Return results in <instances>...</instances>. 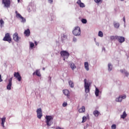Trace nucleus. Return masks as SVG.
<instances>
[{
	"instance_id": "40",
	"label": "nucleus",
	"mask_w": 129,
	"mask_h": 129,
	"mask_svg": "<svg viewBox=\"0 0 129 129\" xmlns=\"http://www.w3.org/2000/svg\"><path fill=\"white\" fill-rule=\"evenodd\" d=\"M120 97L122 98V99H124L125 98H126V96L124 95V96H121V97Z\"/></svg>"
},
{
	"instance_id": "10",
	"label": "nucleus",
	"mask_w": 129,
	"mask_h": 129,
	"mask_svg": "<svg viewBox=\"0 0 129 129\" xmlns=\"http://www.w3.org/2000/svg\"><path fill=\"white\" fill-rule=\"evenodd\" d=\"M12 81H13V77L9 79V84L7 87L8 90H11V89H12Z\"/></svg>"
},
{
	"instance_id": "21",
	"label": "nucleus",
	"mask_w": 129,
	"mask_h": 129,
	"mask_svg": "<svg viewBox=\"0 0 129 129\" xmlns=\"http://www.w3.org/2000/svg\"><path fill=\"white\" fill-rule=\"evenodd\" d=\"M2 123L1 124L3 127H5V122H6V117L2 118L1 119Z\"/></svg>"
},
{
	"instance_id": "29",
	"label": "nucleus",
	"mask_w": 129,
	"mask_h": 129,
	"mask_svg": "<svg viewBox=\"0 0 129 129\" xmlns=\"http://www.w3.org/2000/svg\"><path fill=\"white\" fill-rule=\"evenodd\" d=\"M95 3L96 4H102V0H94Z\"/></svg>"
},
{
	"instance_id": "42",
	"label": "nucleus",
	"mask_w": 129,
	"mask_h": 129,
	"mask_svg": "<svg viewBox=\"0 0 129 129\" xmlns=\"http://www.w3.org/2000/svg\"><path fill=\"white\" fill-rule=\"evenodd\" d=\"M0 82H3V79H2V75H0Z\"/></svg>"
},
{
	"instance_id": "38",
	"label": "nucleus",
	"mask_w": 129,
	"mask_h": 129,
	"mask_svg": "<svg viewBox=\"0 0 129 129\" xmlns=\"http://www.w3.org/2000/svg\"><path fill=\"white\" fill-rule=\"evenodd\" d=\"M62 106H63V107H65V106H67V102H63L62 104Z\"/></svg>"
},
{
	"instance_id": "26",
	"label": "nucleus",
	"mask_w": 129,
	"mask_h": 129,
	"mask_svg": "<svg viewBox=\"0 0 129 129\" xmlns=\"http://www.w3.org/2000/svg\"><path fill=\"white\" fill-rule=\"evenodd\" d=\"M122 98H121V97H119L118 98H117L116 99V101L118 102H120L122 101Z\"/></svg>"
},
{
	"instance_id": "44",
	"label": "nucleus",
	"mask_w": 129,
	"mask_h": 129,
	"mask_svg": "<svg viewBox=\"0 0 129 129\" xmlns=\"http://www.w3.org/2000/svg\"><path fill=\"white\" fill-rule=\"evenodd\" d=\"M123 22H124V23H125V17H124L123 18Z\"/></svg>"
},
{
	"instance_id": "19",
	"label": "nucleus",
	"mask_w": 129,
	"mask_h": 129,
	"mask_svg": "<svg viewBox=\"0 0 129 129\" xmlns=\"http://www.w3.org/2000/svg\"><path fill=\"white\" fill-rule=\"evenodd\" d=\"M127 115V114H126V113L125 112V111H124L123 112V114L120 115V118H123V119H124V118H125L126 117Z\"/></svg>"
},
{
	"instance_id": "5",
	"label": "nucleus",
	"mask_w": 129,
	"mask_h": 129,
	"mask_svg": "<svg viewBox=\"0 0 129 129\" xmlns=\"http://www.w3.org/2000/svg\"><path fill=\"white\" fill-rule=\"evenodd\" d=\"M3 41L9 42V43H12V38H11L10 33H7L5 34V36L3 38Z\"/></svg>"
},
{
	"instance_id": "7",
	"label": "nucleus",
	"mask_w": 129,
	"mask_h": 129,
	"mask_svg": "<svg viewBox=\"0 0 129 129\" xmlns=\"http://www.w3.org/2000/svg\"><path fill=\"white\" fill-rule=\"evenodd\" d=\"M37 112V117L38 118H39V119H41L42 118V116H43V113H42V109L41 108H39L37 109L36 110Z\"/></svg>"
},
{
	"instance_id": "16",
	"label": "nucleus",
	"mask_w": 129,
	"mask_h": 129,
	"mask_svg": "<svg viewBox=\"0 0 129 129\" xmlns=\"http://www.w3.org/2000/svg\"><path fill=\"white\" fill-rule=\"evenodd\" d=\"M70 67L73 71L75 69H76V66H75V64H74V63L73 62L70 64Z\"/></svg>"
},
{
	"instance_id": "45",
	"label": "nucleus",
	"mask_w": 129,
	"mask_h": 129,
	"mask_svg": "<svg viewBox=\"0 0 129 129\" xmlns=\"http://www.w3.org/2000/svg\"><path fill=\"white\" fill-rule=\"evenodd\" d=\"M56 129H63V128H61L60 127H56Z\"/></svg>"
},
{
	"instance_id": "3",
	"label": "nucleus",
	"mask_w": 129,
	"mask_h": 129,
	"mask_svg": "<svg viewBox=\"0 0 129 129\" xmlns=\"http://www.w3.org/2000/svg\"><path fill=\"white\" fill-rule=\"evenodd\" d=\"M73 34L74 36H79L81 34V30L80 27L77 26L73 31Z\"/></svg>"
},
{
	"instance_id": "28",
	"label": "nucleus",
	"mask_w": 129,
	"mask_h": 129,
	"mask_svg": "<svg viewBox=\"0 0 129 129\" xmlns=\"http://www.w3.org/2000/svg\"><path fill=\"white\" fill-rule=\"evenodd\" d=\"M117 36H112L110 37V39L111 40H116L117 39Z\"/></svg>"
},
{
	"instance_id": "4",
	"label": "nucleus",
	"mask_w": 129,
	"mask_h": 129,
	"mask_svg": "<svg viewBox=\"0 0 129 129\" xmlns=\"http://www.w3.org/2000/svg\"><path fill=\"white\" fill-rule=\"evenodd\" d=\"M60 54L61 57H64L66 59H68V58H69V56H70V54L69 53V52H68V51L66 50L61 51Z\"/></svg>"
},
{
	"instance_id": "18",
	"label": "nucleus",
	"mask_w": 129,
	"mask_h": 129,
	"mask_svg": "<svg viewBox=\"0 0 129 129\" xmlns=\"http://www.w3.org/2000/svg\"><path fill=\"white\" fill-rule=\"evenodd\" d=\"M100 113L99 112V111L97 110H95L93 111V114L95 116H96V117H98Z\"/></svg>"
},
{
	"instance_id": "25",
	"label": "nucleus",
	"mask_w": 129,
	"mask_h": 129,
	"mask_svg": "<svg viewBox=\"0 0 129 129\" xmlns=\"http://www.w3.org/2000/svg\"><path fill=\"white\" fill-rule=\"evenodd\" d=\"M4 24H5V22L3 19L0 20V26L1 28H3L4 27Z\"/></svg>"
},
{
	"instance_id": "24",
	"label": "nucleus",
	"mask_w": 129,
	"mask_h": 129,
	"mask_svg": "<svg viewBox=\"0 0 129 129\" xmlns=\"http://www.w3.org/2000/svg\"><path fill=\"white\" fill-rule=\"evenodd\" d=\"M95 94L96 96H98V95H99V90L97 88H96Z\"/></svg>"
},
{
	"instance_id": "47",
	"label": "nucleus",
	"mask_w": 129,
	"mask_h": 129,
	"mask_svg": "<svg viewBox=\"0 0 129 129\" xmlns=\"http://www.w3.org/2000/svg\"><path fill=\"white\" fill-rule=\"evenodd\" d=\"M65 59H66V57H63V61H65Z\"/></svg>"
},
{
	"instance_id": "46",
	"label": "nucleus",
	"mask_w": 129,
	"mask_h": 129,
	"mask_svg": "<svg viewBox=\"0 0 129 129\" xmlns=\"http://www.w3.org/2000/svg\"><path fill=\"white\" fill-rule=\"evenodd\" d=\"M15 13L16 14V16H17V15H18V14H19V13H18V11H16Z\"/></svg>"
},
{
	"instance_id": "12",
	"label": "nucleus",
	"mask_w": 129,
	"mask_h": 129,
	"mask_svg": "<svg viewBox=\"0 0 129 129\" xmlns=\"http://www.w3.org/2000/svg\"><path fill=\"white\" fill-rule=\"evenodd\" d=\"M62 92L63 93V94H64V95H66V96H67L68 98H69V97H70V92H69V90H63L62 91Z\"/></svg>"
},
{
	"instance_id": "15",
	"label": "nucleus",
	"mask_w": 129,
	"mask_h": 129,
	"mask_svg": "<svg viewBox=\"0 0 129 129\" xmlns=\"http://www.w3.org/2000/svg\"><path fill=\"white\" fill-rule=\"evenodd\" d=\"M37 75L38 77H41V73H40V71L39 70H37L34 73H33V75Z\"/></svg>"
},
{
	"instance_id": "34",
	"label": "nucleus",
	"mask_w": 129,
	"mask_h": 129,
	"mask_svg": "<svg viewBox=\"0 0 129 129\" xmlns=\"http://www.w3.org/2000/svg\"><path fill=\"white\" fill-rule=\"evenodd\" d=\"M22 23H25L26 22V19H25L24 17H22L21 18Z\"/></svg>"
},
{
	"instance_id": "23",
	"label": "nucleus",
	"mask_w": 129,
	"mask_h": 129,
	"mask_svg": "<svg viewBox=\"0 0 129 129\" xmlns=\"http://www.w3.org/2000/svg\"><path fill=\"white\" fill-rule=\"evenodd\" d=\"M113 25L114 28H115L116 29H118L119 28V24L118 23L114 22L113 23Z\"/></svg>"
},
{
	"instance_id": "31",
	"label": "nucleus",
	"mask_w": 129,
	"mask_h": 129,
	"mask_svg": "<svg viewBox=\"0 0 129 129\" xmlns=\"http://www.w3.org/2000/svg\"><path fill=\"white\" fill-rule=\"evenodd\" d=\"M98 36L99 37H103V33L101 31H99Z\"/></svg>"
},
{
	"instance_id": "48",
	"label": "nucleus",
	"mask_w": 129,
	"mask_h": 129,
	"mask_svg": "<svg viewBox=\"0 0 129 129\" xmlns=\"http://www.w3.org/2000/svg\"><path fill=\"white\" fill-rule=\"evenodd\" d=\"M103 50L104 51H105V48H103Z\"/></svg>"
},
{
	"instance_id": "49",
	"label": "nucleus",
	"mask_w": 129,
	"mask_h": 129,
	"mask_svg": "<svg viewBox=\"0 0 129 129\" xmlns=\"http://www.w3.org/2000/svg\"><path fill=\"white\" fill-rule=\"evenodd\" d=\"M20 1L21 0H18V3H20Z\"/></svg>"
},
{
	"instance_id": "8",
	"label": "nucleus",
	"mask_w": 129,
	"mask_h": 129,
	"mask_svg": "<svg viewBox=\"0 0 129 129\" xmlns=\"http://www.w3.org/2000/svg\"><path fill=\"white\" fill-rule=\"evenodd\" d=\"M13 40H14L15 42H19V41L21 40V37H19V35L17 32L15 33V34H13Z\"/></svg>"
},
{
	"instance_id": "13",
	"label": "nucleus",
	"mask_w": 129,
	"mask_h": 129,
	"mask_svg": "<svg viewBox=\"0 0 129 129\" xmlns=\"http://www.w3.org/2000/svg\"><path fill=\"white\" fill-rule=\"evenodd\" d=\"M24 34L25 37H29L31 34V31H30V29H27V30H25L24 32Z\"/></svg>"
},
{
	"instance_id": "43",
	"label": "nucleus",
	"mask_w": 129,
	"mask_h": 129,
	"mask_svg": "<svg viewBox=\"0 0 129 129\" xmlns=\"http://www.w3.org/2000/svg\"><path fill=\"white\" fill-rule=\"evenodd\" d=\"M73 41H74V42H76V41H77V39H76V38H74Z\"/></svg>"
},
{
	"instance_id": "50",
	"label": "nucleus",
	"mask_w": 129,
	"mask_h": 129,
	"mask_svg": "<svg viewBox=\"0 0 129 129\" xmlns=\"http://www.w3.org/2000/svg\"><path fill=\"white\" fill-rule=\"evenodd\" d=\"M43 69L44 70H45V68H43Z\"/></svg>"
},
{
	"instance_id": "2",
	"label": "nucleus",
	"mask_w": 129,
	"mask_h": 129,
	"mask_svg": "<svg viewBox=\"0 0 129 129\" xmlns=\"http://www.w3.org/2000/svg\"><path fill=\"white\" fill-rule=\"evenodd\" d=\"M84 87L86 93H88L90 91L89 87H90L91 83H87V80L86 79H84Z\"/></svg>"
},
{
	"instance_id": "20",
	"label": "nucleus",
	"mask_w": 129,
	"mask_h": 129,
	"mask_svg": "<svg viewBox=\"0 0 129 129\" xmlns=\"http://www.w3.org/2000/svg\"><path fill=\"white\" fill-rule=\"evenodd\" d=\"M120 72L125 75V76H128V73L125 71V70H121Z\"/></svg>"
},
{
	"instance_id": "30",
	"label": "nucleus",
	"mask_w": 129,
	"mask_h": 129,
	"mask_svg": "<svg viewBox=\"0 0 129 129\" xmlns=\"http://www.w3.org/2000/svg\"><path fill=\"white\" fill-rule=\"evenodd\" d=\"M87 120V116H83V120L82 122H85Z\"/></svg>"
},
{
	"instance_id": "37",
	"label": "nucleus",
	"mask_w": 129,
	"mask_h": 129,
	"mask_svg": "<svg viewBox=\"0 0 129 129\" xmlns=\"http://www.w3.org/2000/svg\"><path fill=\"white\" fill-rule=\"evenodd\" d=\"M111 128L112 129H116V125L113 124L111 126Z\"/></svg>"
},
{
	"instance_id": "14",
	"label": "nucleus",
	"mask_w": 129,
	"mask_h": 129,
	"mask_svg": "<svg viewBox=\"0 0 129 129\" xmlns=\"http://www.w3.org/2000/svg\"><path fill=\"white\" fill-rule=\"evenodd\" d=\"M84 66L86 71H89V64L88 63V62H85Z\"/></svg>"
},
{
	"instance_id": "27",
	"label": "nucleus",
	"mask_w": 129,
	"mask_h": 129,
	"mask_svg": "<svg viewBox=\"0 0 129 129\" xmlns=\"http://www.w3.org/2000/svg\"><path fill=\"white\" fill-rule=\"evenodd\" d=\"M112 70V65L111 64L109 63L108 64V71H111Z\"/></svg>"
},
{
	"instance_id": "51",
	"label": "nucleus",
	"mask_w": 129,
	"mask_h": 129,
	"mask_svg": "<svg viewBox=\"0 0 129 129\" xmlns=\"http://www.w3.org/2000/svg\"><path fill=\"white\" fill-rule=\"evenodd\" d=\"M35 45H37V43L35 42Z\"/></svg>"
},
{
	"instance_id": "6",
	"label": "nucleus",
	"mask_w": 129,
	"mask_h": 129,
	"mask_svg": "<svg viewBox=\"0 0 129 129\" xmlns=\"http://www.w3.org/2000/svg\"><path fill=\"white\" fill-rule=\"evenodd\" d=\"M2 4L4 5L5 8L11 7V0H2Z\"/></svg>"
},
{
	"instance_id": "22",
	"label": "nucleus",
	"mask_w": 129,
	"mask_h": 129,
	"mask_svg": "<svg viewBox=\"0 0 129 129\" xmlns=\"http://www.w3.org/2000/svg\"><path fill=\"white\" fill-rule=\"evenodd\" d=\"M69 84L71 88H74V83L72 81H69Z\"/></svg>"
},
{
	"instance_id": "36",
	"label": "nucleus",
	"mask_w": 129,
	"mask_h": 129,
	"mask_svg": "<svg viewBox=\"0 0 129 129\" xmlns=\"http://www.w3.org/2000/svg\"><path fill=\"white\" fill-rule=\"evenodd\" d=\"M22 17V15H21V14H20L19 13L17 14V15H16V17L19 19H21Z\"/></svg>"
},
{
	"instance_id": "32",
	"label": "nucleus",
	"mask_w": 129,
	"mask_h": 129,
	"mask_svg": "<svg viewBox=\"0 0 129 129\" xmlns=\"http://www.w3.org/2000/svg\"><path fill=\"white\" fill-rule=\"evenodd\" d=\"M35 46V44L33 42H30V48H34V46Z\"/></svg>"
},
{
	"instance_id": "1",
	"label": "nucleus",
	"mask_w": 129,
	"mask_h": 129,
	"mask_svg": "<svg viewBox=\"0 0 129 129\" xmlns=\"http://www.w3.org/2000/svg\"><path fill=\"white\" fill-rule=\"evenodd\" d=\"M45 119H46L45 122L46 125L48 126H50L51 124H53V122L52 121L54 118L52 116L46 115L45 117Z\"/></svg>"
},
{
	"instance_id": "11",
	"label": "nucleus",
	"mask_w": 129,
	"mask_h": 129,
	"mask_svg": "<svg viewBox=\"0 0 129 129\" xmlns=\"http://www.w3.org/2000/svg\"><path fill=\"white\" fill-rule=\"evenodd\" d=\"M117 39L118 40V42L121 43H123V42L125 41V39L122 36H117Z\"/></svg>"
},
{
	"instance_id": "9",
	"label": "nucleus",
	"mask_w": 129,
	"mask_h": 129,
	"mask_svg": "<svg viewBox=\"0 0 129 129\" xmlns=\"http://www.w3.org/2000/svg\"><path fill=\"white\" fill-rule=\"evenodd\" d=\"M14 77H15V78L17 79V80H18V81H21V80H22V77H21V75H20V73L15 72L14 74Z\"/></svg>"
},
{
	"instance_id": "33",
	"label": "nucleus",
	"mask_w": 129,
	"mask_h": 129,
	"mask_svg": "<svg viewBox=\"0 0 129 129\" xmlns=\"http://www.w3.org/2000/svg\"><path fill=\"white\" fill-rule=\"evenodd\" d=\"M82 23H83V24H86V23H87V20H86V19H82Z\"/></svg>"
},
{
	"instance_id": "41",
	"label": "nucleus",
	"mask_w": 129,
	"mask_h": 129,
	"mask_svg": "<svg viewBox=\"0 0 129 129\" xmlns=\"http://www.w3.org/2000/svg\"><path fill=\"white\" fill-rule=\"evenodd\" d=\"M49 4H53V0H48Z\"/></svg>"
},
{
	"instance_id": "17",
	"label": "nucleus",
	"mask_w": 129,
	"mask_h": 129,
	"mask_svg": "<svg viewBox=\"0 0 129 129\" xmlns=\"http://www.w3.org/2000/svg\"><path fill=\"white\" fill-rule=\"evenodd\" d=\"M79 112L80 113H82V112H85V107L83 106L81 108L79 109Z\"/></svg>"
},
{
	"instance_id": "39",
	"label": "nucleus",
	"mask_w": 129,
	"mask_h": 129,
	"mask_svg": "<svg viewBox=\"0 0 129 129\" xmlns=\"http://www.w3.org/2000/svg\"><path fill=\"white\" fill-rule=\"evenodd\" d=\"M81 3V0H78L77 2V4L79 6L80 4Z\"/></svg>"
},
{
	"instance_id": "35",
	"label": "nucleus",
	"mask_w": 129,
	"mask_h": 129,
	"mask_svg": "<svg viewBox=\"0 0 129 129\" xmlns=\"http://www.w3.org/2000/svg\"><path fill=\"white\" fill-rule=\"evenodd\" d=\"M79 6L80 8H84L85 7V5L83 3H81Z\"/></svg>"
}]
</instances>
